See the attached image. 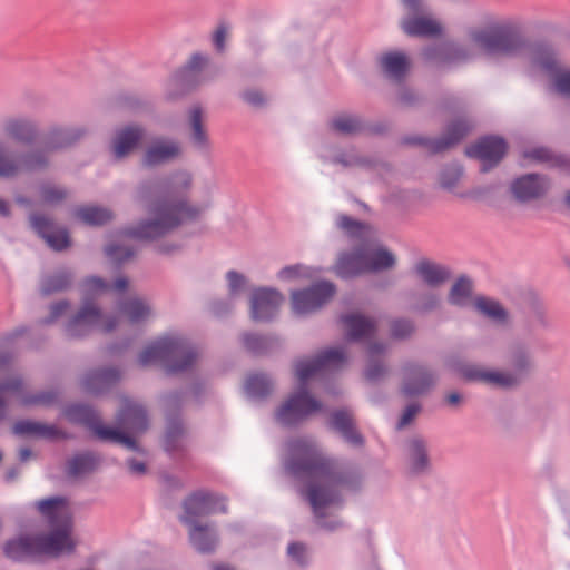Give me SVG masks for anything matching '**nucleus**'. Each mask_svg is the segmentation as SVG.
Segmentation results:
<instances>
[{"label": "nucleus", "instance_id": "obj_29", "mask_svg": "<svg viewBox=\"0 0 570 570\" xmlns=\"http://www.w3.org/2000/svg\"><path fill=\"white\" fill-rule=\"evenodd\" d=\"M383 71L395 80H401L406 73L410 62L402 52H387L380 59Z\"/></svg>", "mask_w": 570, "mask_h": 570}, {"label": "nucleus", "instance_id": "obj_54", "mask_svg": "<svg viewBox=\"0 0 570 570\" xmlns=\"http://www.w3.org/2000/svg\"><path fill=\"white\" fill-rule=\"evenodd\" d=\"M243 98L252 106L258 107L265 102L264 96L256 90H247L243 94Z\"/></svg>", "mask_w": 570, "mask_h": 570}, {"label": "nucleus", "instance_id": "obj_58", "mask_svg": "<svg viewBox=\"0 0 570 570\" xmlns=\"http://www.w3.org/2000/svg\"><path fill=\"white\" fill-rule=\"evenodd\" d=\"M53 400V395L51 394H40L33 396L32 399L23 400L26 404H49Z\"/></svg>", "mask_w": 570, "mask_h": 570}, {"label": "nucleus", "instance_id": "obj_20", "mask_svg": "<svg viewBox=\"0 0 570 570\" xmlns=\"http://www.w3.org/2000/svg\"><path fill=\"white\" fill-rule=\"evenodd\" d=\"M13 433L46 440H60L67 438V434L53 424H45L29 420H22L14 423Z\"/></svg>", "mask_w": 570, "mask_h": 570}, {"label": "nucleus", "instance_id": "obj_52", "mask_svg": "<svg viewBox=\"0 0 570 570\" xmlns=\"http://www.w3.org/2000/svg\"><path fill=\"white\" fill-rule=\"evenodd\" d=\"M228 37V29L225 26H219L213 36V42L215 48L218 51H223L225 48V42Z\"/></svg>", "mask_w": 570, "mask_h": 570}, {"label": "nucleus", "instance_id": "obj_23", "mask_svg": "<svg viewBox=\"0 0 570 570\" xmlns=\"http://www.w3.org/2000/svg\"><path fill=\"white\" fill-rule=\"evenodd\" d=\"M414 273L422 283L432 288L441 286L450 278V273L445 267L428 259L417 262Z\"/></svg>", "mask_w": 570, "mask_h": 570}, {"label": "nucleus", "instance_id": "obj_6", "mask_svg": "<svg viewBox=\"0 0 570 570\" xmlns=\"http://www.w3.org/2000/svg\"><path fill=\"white\" fill-rule=\"evenodd\" d=\"M67 415L87 425L98 439L122 444L130 450L138 449L134 436L144 433L148 428L146 410L128 399L122 400L117 414L118 429L105 426L95 411L87 405L71 406Z\"/></svg>", "mask_w": 570, "mask_h": 570}, {"label": "nucleus", "instance_id": "obj_9", "mask_svg": "<svg viewBox=\"0 0 570 570\" xmlns=\"http://www.w3.org/2000/svg\"><path fill=\"white\" fill-rule=\"evenodd\" d=\"M197 353L183 337L167 335L148 345L139 355L144 366L161 364L168 373L188 370L196 361Z\"/></svg>", "mask_w": 570, "mask_h": 570}, {"label": "nucleus", "instance_id": "obj_57", "mask_svg": "<svg viewBox=\"0 0 570 570\" xmlns=\"http://www.w3.org/2000/svg\"><path fill=\"white\" fill-rule=\"evenodd\" d=\"M439 304V297L435 294H430L425 296L422 302L419 305L420 311H432Z\"/></svg>", "mask_w": 570, "mask_h": 570}, {"label": "nucleus", "instance_id": "obj_7", "mask_svg": "<svg viewBox=\"0 0 570 570\" xmlns=\"http://www.w3.org/2000/svg\"><path fill=\"white\" fill-rule=\"evenodd\" d=\"M523 43L521 39L509 33L499 23H492L487 28L472 29L468 33L466 42L462 46H455L442 50L426 49L424 56L426 59L442 57L444 62L464 61L481 53L487 55H514L519 52Z\"/></svg>", "mask_w": 570, "mask_h": 570}, {"label": "nucleus", "instance_id": "obj_19", "mask_svg": "<svg viewBox=\"0 0 570 570\" xmlns=\"http://www.w3.org/2000/svg\"><path fill=\"white\" fill-rule=\"evenodd\" d=\"M181 153L180 145L170 139H157L146 149L142 164L156 166L177 158Z\"/></svg>", "mask_w": 570, "mask_h": 570}, {"label": "nucleus", "instance_id": "obj_44", "mask_svg": "<svg viewBox=\"0 0 570 570\" xmlns=\"http://www.w3.org/2000/svg\"><path fill=\"white\" fill-rule=\"evenodd\" d=\"M337 226L352 237H363L367 232V226L346 215L337 218Z\"/></svg>", "mask_w": 570, "mask_h": 570}, {"label": "nucleus", "instance_id": "obj_45", "mask_svg": "<svg viewBox=\"0 0 570 570\" xmlns=\"http://www.w3.org/2000/svg\"><path fill=\"white\" fill-rule=\"evenodd\" d=\"M390 331L393 338L403 340L414 332V325L409 320H394L390 325Z\"/></svg>", "mask_w": 570, "mask_h": 570}, {"label": "nucleus", "instance_id": "obj_24", "mask_svg": "<svg viewBox=\"0 0 570 570\" xmlns=\"http://www.w3.org/2000/svg\"><path fill=\"white\" fill-rule=\"evenodd\" d=\"M188 124L190 127V141L198 150L207 151L210 148V140L205 127V117L199 106L190 108L188 114Z\"/></svg>", "mask_w": 570, "mask_h": 570}, {"label": "nucleus", "instance_id": "obj_63", "mask_svg": "<svg viewBox=\"0 0 570 570\" xmlns=\"http://www.w3.org/2000/svg\"><path fill=\"white\" fill-rule=\"evenodd\" d=\"M446 402L450 404V405H458L460 402H461V395L455 393V392H452L450 393L448 396H446Z\"/></svg>", "mask_w": 570, "mask_h": 570}, {"label": "nucleus", "instance_id": "obj_51", "mask_svg": "<svg viewBox=\"0 0 570 570\" xmlns=\"http://www.w3.org/2000/svg\"><path fill=\"white\" fill-rule=\"evenodd\" d=\"M420 410H421V407L419 404H411V405L406 406V409L404 410V412L397 423V430H402L406 425H409L414 420V417L417 415Z\"/></svg>", "mask_w": 570, "mask_h": 570}, {"label": "nucleus", "instance_id": "obj_49", "mask_svg": "<svg viewBox=\"0 0 570 570\" xmlns=\"http://www.w3.org/2000/svg\"><path fill=\"white\" fill-rule=\"evenodd\" d=\"M208 63L207 57L195 53L191 56L190 60L188 61L187 66L184 69L185 77H193L198 71H200Z\"/></svg>", "mask_w": 570, "mask_h": 570}, {"label": "nucleus", "instance_id": "obj_17", "mask_svg": "<svg viewBox=\"0 0 570 570\" xmlns=\"http://www.w3.org/2000/svg\"><path fill=\"white\" fill-rule=\"evenodd\" d=\"M434 382V374L421 364H407L403 368L402 392L407 396L425 393Z\"/></svg>", "mask_w": 570, "mask_h": 570}, {"label": "nucleus", "instance_id": "obj_18", "mask_svg": "<svg viewBox=\"0 0 570 570\" xmlns=\"http://www.w3.org/2000/svg\"><path fill=\"white\" fill-rule=\"evenodd\" d=\"M30 222L35 230L55 250H62L70 245L68 232L62 227H57L48 218L33 215L31 216Z\"/></svg>", "mask_w": 570, "mask_h": 570}, {"label": "nucleus", "instance_id": "obj_62", "mask_svg": "<svg viewBox=\"0 0 570 570\" xmlns=\"http://www.w3.org/2000/svg\"><path fill=\"white\" fill-rule=\"evenodd\" d=\"M128 281L125 277H118L114 283V289L117 292H122L127 288Z\"/></svg>", "mask_w": 570, "mask_h": 570}, {"label": "nucleus", "instance_id": "obj_26", "mask_svg": "<svg viewBox=\"0 0 570 570\" xmlns=\"http://www.w3.org/2000/svg\"><path fill=\"white\" fill-rule=\"evenodd\" d=\"M346 333L351 340H363L371 337L376 331V323L360 314H350L342 317Z\"/></svg>", "mask_w": 570, "mask_h": 570}, {"label": "nucleus", "instance_id": "obj_37", "mask_svg": "<svg viewBox=\"0 0 570 570\" xmlns=\"http://www.w3.org/2000/svg\"><path fill=\"white\" fill-rule=\"evenodd\" d=\"M98 462V458L92 453L76 455L68 462V474L71 476H78L91 472L96 469Z\"/></svg>", "mask_w": 570, "mask_h": 570}, {"label": "nucleus", "instance_id": "obj_55", "mask_svg": "<svg viewBox=\"0 0 570 570\" xmlns=\"http://www.w3.org/2000/svg\"><path fill=\"white\" fill-rule=\"evenodd\" d=\"M288 554L298 562H303L305 554V547L299 542H293L287 548Z\"/></svg>", "mask_w": 570, "mask_h": 570}, {"label": "nucleus", "instance_id": "obj_16", "mask_svg": "<svg viewBox=\"0 0 570 570\" xmlns=\"http://www.w3.org/2000/svg\"><path fill=\"white\" fill-rule=\"evenodd\" d=\"M284 302L283 295L272 288L256 289L250 299V315L254 321H269Z\"/></svg>", "mask_w": 570, "mask_h": 570}, {"label": "nucleus", "instance_id": "obj_47", "mask_svg": "<svg viewBox=\"0 0 570 570\" xmlns=\"http://www.w3.org/2000/svg\"><path fill=\"white\" fill-rule=\"evenodd\" d=\"M105 252L110 259L118 263H122L129 259L135 254V252L129 247L114 244L107 246Z\"/></svg>", "mask_w": 570, "mask_h": 570}, {"label": "nucleus", "instance_id": "obj_2", "mask_svg": "<svg viewBox=\"0 0 570 570\" xmlns=\"http://www.w3.org/2000/svg\"><path fill=\"white\" fill-rule=\"evenodd\" d=\"M193 176L180 170L156 186L158 199L149 207L153 218L128 230L130 237L137 239L157 238L180 224L195 220L203 209L187 203L183 197L191 188Z\"/></svg>", "mask_w": 570, "mask_h": 570}, {"label": "nucleus", "instance_id": "obj_21", "mask_svg": "<svg viewBox=\"0 0 570 570\" xmlns=\"http://www.w3.org/2000/svg\"><path fill=\"white\" fill-rule=\"evenodd\" d=\"M548 189L547 180L534 174L518 178L512 185L514 196L520 200H528L542 196Z\"/></svg>", "mask_w": 570, "mask_h": 570}, {"label": "nucleus", "instance_id": "obj_22", "mask_svg": "<svg viewBox=\"0 0 570 570\" xmlns=\"http://www.w3.org/2000/svg\"><path fill=\"white\" fill-rule=\"evenodd\" d=\"M145 131L138 126H128L116 134L112 142L114 155L121 159L130 154L142 140Z\"/></svg>", "mask_w": 570, "mask_h": 570}, {"label": "nucleus", "instance_id": "obj_46", "mask_svg": "<svg viewBox=\"0 0 570 570\" xmlns=\"http://www.w3.org/2000/svg\"><path fill=\"white\" fill-rule=\"evenodd\" d=\"M309 268L303 265L286 266L278 272V278L282 281H292L301 277H311Z\"/></svg>", "mask_w": 570, "mask_h": 570}, {"label": "nucleus", "instance_id": "obj_50", "mask_svg": "<svg viewBox=\"0 0 570 570\" xmlns=\"http://www.w3.org/2000/svg\"><path fill=\"white\" fill-rule=\"evenodd\" d=\"M461 175L462 169L460 167L452 168L450 171H444L440 177L441 185L445 188H452L455 186Z\"/></svg>", "mask_w": 570, "mask_h": 570}, {"label": "nucleus", "instance_id": "obj_43", "mask_svg": "<svg viewBox=\"0 0 570 570\" xmlns=\"http://www.w3.org/2000/svg\"><path fill=\"white\" fill-rule=\"evenodd\" d=\"M67 191L56 185L47 184L40 189L41 203L45 205H57L67 198Z\"/></svg>", "mask_w": 570, "mask_h": 570}, {"label": "nucleus", "instance_id": "obj_30", "mask_svg": "<svg viewBox=\"0 0 570 570\" xmlns=\"http://www.w3.org/2000/svg\"><path fill=\"white\" fill-rule=\"evenodd\" d=\"M3 131L9 138L20 142H32L36 138L35 126L23 119H10L4 124Z\"/></svg>", "mask_w": 570, "mask_h": 570}, {"label": "nucleus", "instance_id": "obj_48", "mask_svg": "<svg viewBox=\"0 0 570 570\" xmlns=\"http://www.w3.org/2000/svg\"><path fill=\"white\" fill-rule=\"evenodd\" d=\"M244 345L254 353H262L267 350V338L258 335L247 334L244 336Z\"/></svg>", "mask_w": 570, "mask_h": 570}, {"label": "nucleus", "instance_id": "obj_15", "mask_svg": "<svg viewBox=\"0 0 570 570\" xmlns=\"http://www.w3.org/2000/svg\"><path fill=\"white\" fill-rule=\"evenodd\" d=\"M507 153V144L499 137H484L466 148V155L482 163V171L498 165Z\"/></svg>", "mask_w": 570, "mask_h": 570}, {"label": "nucleus", "instance_id": "obj_28", "mask_svg": "<svg viewBox=\"0 0 570 570\" xmlns=\"http://www.w3.org/2000/svg\"><path fill=\"white\" fill-rule=\"evenodd\" d=\"M472 125L468 120L453 121L446 130L445 137L434 141L431 149L435 153L445 150L458 144L471 130Z\"/></svg>", "mask_w": 570, "mask_h": 570}, {"label": "nucleus", "instance_id": "obj_61", "mask_svg": "<svg viewBox=\"0 0 570 570\" xmlns=\"http://www.w3.org/2000/svg\"><path fill=\"white\" fill-rule=\"evenodd\" d=\"M410 12H417L421 9V0H402Z\"/></svg>", "mask_w": 570, "mask_h": 570}, {"label": "nucleus", "instance_id": "obj_40", "mask_svg": "<svg viewBox=\"0 0 570 570\" xmlns=\"http://www.w3.org/2000/svg\"><path fill=\"white\" fill-rule=\"evenodd\" d=\"M332 128L344 135L356 134L362 129V122L360 119L352 115H338L332 119Z\"/></svg>", "mask_w": 570, "mask_h": 570}, {"label": "nucleus", "instance_id": "obj_32", "mask_svg": "<svg viewBox=\"0 0 570 570\" xmlns=\"http://www.w3.org/2000/svg\"><path fill=\"white\" fill-rule=\"evenodd\" d=\"M407 453L411 470L415 473L423 472L429 466L426 446L423 440L414 438L409 442Z\"/></svg>", "mask_w": 570, "mask_h": 570}, {"label": "nucleus", "instance_id": "obj_11", "mask_svg": "<svg viewBox=\"0 0 570 570\" xmlns=\"http://www.w3.org/2000/svg\"><path fill=\"white\" fill-rule=\"evenodd\" d=\"M530 364L529 356L524 352H519L513 357V367L515 372L513 374L498 371H485L478 366H470L464 370L463 375L471 381H480L493 386L510 387L520 382L522 375L530 367Z\"/></svg>", "mask_w": 570, "mask_h": 570}, {"label": "nucleus", "instance_id": "obj_5", "mask_svg": "<svg viewBox=\"0 0 570 570\" xmlns=\"http://www.w3.org/2000/svg\"><path fill=\"white\" fill-rule=\"evenodd\" d=\"M345 362L346 356L341 348H328L315 358L297 361L295 376L299 389L278 407L275 414L277 422L291 426L318 412L322 404L305 390L307 381L325 370L340 368Z\"/></svg>", "mask_w": 570, "mask_h": 570}, {"label": "nucleus", "instance_id": "obj_4", "mask_svg": "<svg viewBox=\"0 0 570 570\" xmlns=\"http://www.w3.org/2000/svg\"><path fill=\"white\" fill-rule=\"evenodd\" d=\"M109 285L99 277H89L82 284L83 305L67 325V333L71 337H81L94 330L105 333L111 332L119 324H139L151 315L150 306L138 297L129 298L119 305L116 317H105L100 311L88 301L96 295L106 293Z\"/></svg>", "mask_w": 570, "mask_h": 570}, {"label": "nucleus", "instance_id": "obj_8", "mask_svg": "<svg viewBox=\"0 0 570 570\" xmlns=\"http://www.w3.org/2000/svg\"><path fill=\"white\" fill-rule=\"evenodd\" d=\"M83 135L85 131L79 128H53L43 137L39 149L21 155L0 140V178H14L22 173L43 168L51 153L71 146Z\"/></svg>", "mask_w": 570, "mask_h": 570}, {"label": "nucleus", "instance_id": "obj_34", "mask_svg": "<svg viewBox=\"0 0 570 570\" xmlns=\"http://www.w3.org/2000/svg\"><path fill=\"white\" fill-rule=\"evenodd\" d=\"M385 346L381 344H371L367 350V367L365 371V377L368 381L380 380L386 372L383 364L380 363V357L385 352Z\"/></svg>", "mask_w": 570, "mask_h": 570}, {"label": "nucleus", "instance_id": "obj_39", "mask_svg": "<svg viewBox=\"0 0 570 570\" xmlns=\"http://www.w3.org/2000/svg\"><path fill=\"white\" fill-rule=\"evenodd\" d=\"M471 293V282L465 277H461L453 284L450 291L449 301L453 305H465L470 299Z\"/></svg>", "mask_w": 570, "mask_h": 570}, {"label": "nucleus", "instance_id": "obj_33", "mask_svg": "<svg viewBox=\"0 0 570 570\" xmlns=\"http://www.w3.org/2000/svg\"><path fill=\"white\" fill-rule=\"evenodd\" d=\"M193 546L203 553L212 552L217 543V537L207 527L193 525L189 532Z\"/></svg>", "mask_w": 570, "mask_h": 570}, {"label": "nucleus", "instance_id": "obj_59", "mask_svg": "<svg viewBox=\"0 0 570 570\" xmlns=\"http://www.w3.org/2000/svg\"><path fill=\"white\" fill-rule=\"evenodd\" d=\"M68 307V304L66 302H59L51 306V315L48 322H52L56 318H58L60 315L63 314L66 308Z\"/></svg>", "mask_w": 570, "mask_h": 570}, {"label": "nucleus", "instance_id": "obj_38", "mask_svg": "<svg viewBox=\"0 0 570 570\" xmlns=\"http://www.w3.org/2000/svg\"><path fill=\"white\" fill-rule=\"evenodd\" d=\"M273 384L265 374H252L247 377L245 390L248 395L263 397L271 393Z\"/></svg>", "mask_w": 570, "mask_h": 570}, {"label": "nucleus", "instance_id": "obj_42", "mask_svg": "<svg viewBox=\"0 0 570 570\" xmlns=\"http://www.w3.org/2000/svg\"><path fill=\"white\" fill-rule=\"evenodd\" d=\"M71 282V276L67 272L58 273L47 277L42 282L41 291L43 294H51L65 289Z\"/></svg>", "mask_w": 570, "mask_h": 570}, {"label": "nucleus", "instance_id": "obj_53", "mask_svg": "<svg viewBox=\"0 0 570 570\" xmlns=\"http://www.w3.org/2000/svg\"><path fill=\"white\" fill-rule=\"evenodd\" d=\"M227 279L232 294L236 293L245 284L244 277L236 272H229L227 274Z\"/></svg>", "mask_w": 570, "mask_h": 570}, {"label": "nucleus", "instance_id": "obj_27", "mask_svg": "<svg viewBox=\"0 0 570 570\" xmlns=\"http://www.w3.org/2000/svg\"><path fill=\"white\" fill-rule=\"evenodd\" d=\"M402 29L409 36L430 37L441 32L440 23L429 17L407 18L402 22Z\"/></svg>", "mask_w": 570, "mask_h": 570}, {"label": "nucleus", "instance_id": "obj_36", "mask_svg": "<svg viewBox=\"0 0 570 570\" xmlns=\"http://www.w3.org/2000/svg\"><path fill=\"white\" fill-rule=\"evenodd\" d=\"M76 217L89 225H102L112 218V213L107 208L85 206L76 212Z\"/></svg>", "mask_w": 570, "mask_h": 570}, {"label": "nucleus", "instance_id": "obj_56", "mask_svg": "<svg viewBox=\"0 0 570 570\" xmlns=\"http://www.w3.org/2000/svg\"><path fill=\"white\" fill-rule=\"evenodd\" d=\"M525 157L537 161H548L551 158L549 150L544 148H537L528 151L525 153Z\"/></svg>", "mask_w": 570, "mask_h": 570}, {"label": "nucleus", "instance_id": "obj_1", "mask_svg": "<svg viewBox=\"0 0 570 570\" xmlns=\"http://www.w3.org/2000/svg\"><path fill=\"white\" fill-rule=\"evenodd\" d=\"M287 469L292 474L312 481L307 499L316 518L322 519V510L338 499L336 485L347 484L348 476L338 462L325 456L309 439H296L288 444Z\"/></svg>", "mask_w": 570, "mask_h": 570}, {"label": "nucleus", "instance_id": "obj_64", "mask_svg": "<svg viewBox=\"0 0 570 570\" xmlns=\"http://www.w3.org/2000/svg\"><path fill=\"white\" fill-rule=\"evenodd\" d=\"M31 456V450L28 448H22L19 450V459L24 462Z\"/></svg>", "mask_w": 570, "mask_h": 570}, {"label": "nucleus", "instance_id": "obj_3", "mask_svg": "<svg viewBox=\"0 0 570 570\" xmlns=\"http://www.w3.org/2000/svg\"><path fill=\"white\" fill-rule=\"evenodd\" d=\"M39 514L47 521L50 532L47 535L21 537L9 541L4 547L6 556L21 560L36 554L58 557L75 550L72 511L67 499L53 497L36 502Z\"/></svg>", "mask_w": 570, "mask_h": 570}, {"label": "nucleus", "instance_id": "obj_41", "mask_svg": "<svg viewBox=\"0 0 570 570\" xmlns=\"http://www.w3.org/2000/svg\"><path fill=\"white\" fill-rule=\"evenodd\" d=\"M0 375L3 379L0 382V420L4 416V399L6 394L19 393L22 389V381L18 377H7V370L0 368Z\"/></svg>", "mask_w": 570, "mask_h": 570}, {"label": "nucleus", "instance_id": "obj_60", "mask_svg": "<svg viewBox=\"0 0 570 570\" xmlns=\"http://www.w3.org/2000/svg\"><path fill=\"white\" fill-rule=\"evenodd\" d=\"M129 470L132 474H144L146 472V466L144 462H138L136 460L128 461Z\"/></svg>", "mask_w": 570, "mask_h": 570}, {"label": "nucleus", "instance_id": "obj_31", "mask_svg": "<svg viewBox=\"0 0 570 570\" xmlns=\"http://www.w3.org/2000/svg\"><path fill=\"white\" fill-rule=\"evenodd\" d=\"M473 306L481 315L490 318L491 321L503 323L508 318L507 311L499 302L492 298L485 296L475 297Z\"/></svg>", "mask_w": 570, "mask_h": 570}, {"label": "nucleus", "instance_id": "obj_35", "mask_svg": "<svg viewBox=\"0 0 570 570\" xmlns=\"http://www.w3.org/2000/svg\"><path fill=\"white\" fill-rule=\"evenodd\" d=\"M119 376V372L115 368L96 371L86 376L83 384L90 392H100L104 387L115 383Z\"/></svg>", "mask_w": 570, "mask_h": 570}, {"label": "nucleus", "instance_id": "obj_10", "mask_svg": "<svg viewBox=\"0 0 570 570\" xmlns=\"http://www.w3.org/2000/svg\"><path fill=\"white\" fill-rule=\"evenodd\" d=\"M396 263L393 253L384 247L363 245L351 254H342L335 265L337 276L351 278L364 273L392 268Z\"/></svg>", "mask_w": 570, "mask_h": 570}, {"label": "nucleus", "instance_id": "obj_12", "mask_svg": "<svg viewBox=\"0 0 570 570\" xmlns=\"http://www.w3.org/2000/svg\"><path fill=\"white\" fill-rule=\"evenodd\" d=\"M531 62L535 69L553 79L556 90L570 97V69H562L550 47L537 46L530 50Z\"/></svg>", "mask_w": 570, "mask_h": 570}, {"label": "nucleus", "instance_id": "obj_25", "mask_svg": "<svg viewBox=\"0 0 570 570\" xmlns=\"http://www.w3.org/2000/svg\"><path fill=\"white\" fill-rule=\"evenodd\" d=\"M331 428L337 431L348 443L355 446L363 444L362 435L355 430L353 415L347 410H338L332 414Z\"/></svg>", "mask_w": 570, "mask_h": 570}, {"label": "nucleus", "instance_id": "obj_14", "mask_svg": "<svg viewBox=\"0 0 570 570\" xmlns=\"http://www.w3.org/2000/svg\"><path fill=\"white\" fill-rule=\"evenodd\" d=\"M185 514L183 522L189 525L194 524V519L202 515H208L216 512L225 513L227 511L224 499L209 493H194L184 502Z\"/></svg>", "mask_w": 570, "mask_h": 570}, {"label": "nucleus", "instance_id": "obj_13", "mask_svg": "<svg viewBox=\"0 0 570 570\" xmlns=\"http://www.w3.org/2000/svg\"><path fill=\"white\" fill-rule=\"evenodd\" d=\"M335 287L330 282L314 284L309 288L292 293V308L297 315L313 313L326 304L334 295Z\"/></svg>", "mask_w": 570, "mask_h": 570}]
</instances>
